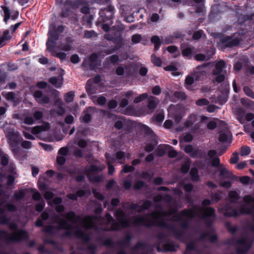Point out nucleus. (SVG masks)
Here are the masks:
<instances>
[{
  "instance_id": "4d7b16f0",
  "label": "nucleus",
  "mask_w": 254,
  "mask_h": 254,
  "mask_svg": "<svg viewBox=\"0 0 254 254\" xmlns=\"http://www.w3.org/2000/svg\"><path fill=\"white\" fill-rule=\"evenodd\" d=\"M24 195L25 194L24 192L22 190L15 191L14 194V197L16 200H19L23 198L24 196Z\"/></svg>"
},
{
  "instance_id": "a211bd4d",
  "label": "nucleus",
  "mask_w": 254,
  "mask_h": 254,
  "mask_svg": "<svg viewBox=\"0 0 254 254\" xmlns=\"http://www.w3.org/2000/svg\"><path fill=\"white\" fill-rule=\"evenodd\" d=\"M147 101V108L149 110V111H148V113H152L154 111L155 109L156 108L157 105H158L159 101L156 97H154L152 96L148 97Z\"/></svg>"
},
{
  "instance_id": "1a4fd4ad",
  "label": "nucleus",
  "mask_w": 254,
  "mask_h": 254,
  "mask_svg": "<svg viewBox=\"0 0 254 254\" xmlns=\"http://www.w3.org/2000/svg\"><path fill=\"white\" fill-rule=\"evenodd\" d=\"M5 209L11 212H14L16 210L15 206L10 203L6 204H0V224H5L8 223L9 219L4 216Z\"/></svg>"
},
{
  "instance_id": "ea45409f",
  "label": "nucleus",
  "mask_w": 254,
  "mask_h": 254,
  "mask_svg": "<svg viewBox=\"0 0 254 254\" xmlns=\"http://www.w3.org/2000/svg\"><path fill=\"white\" fill-rule=\"evenodd\" d=\"M116 159L118 160L119 163H124L125 161V153L122 151H118L116 153Z\"/></svg>"
},
{
  "instance_id": "f03ea898",
  "label": "nucleus",
  "mask_w": 254,
  "mask_h": 254,
  "mask_svg": "<svg viewBox=\"0 0 254 254\" xmlns=\"http://www.w3.org/2000/svg\"><path fill=\"white\" fill-rule=\"evenodd\" d=\"M61 216L64 218L54 214L51 219L54 223L58 224L59 229L66 230L65 236L69 237L75 236L85 242L89 240V236L83 232L82 229L96 227L95 225L97 222L96 218L89 216L82 220L80 217L76 216L73 212L62 214Z\"/></svg>"
},
{
  "instance_id": "e2e57ef3",
  "label": "nucleus",
  "mask_w": 254,
  "mask_h": 254,
  "mask_svg": "<svg viewBox=\"0 0 254 254\" xmlns=\"http://www.w3.org/2000/svg\"><path fill=\"white\" fill-rule=\"evenodd\" d=\"M9 157L6 154H4L1 157V164L3 166L8 164Z\"/></svg>"
},
{
  "instance_id": "a19ab883",
  "label": "nucleus",
  "mask_w": 254,
  "mask_h": 254,
  "mask_svg": "<svg viewBox=\"0 0 254 254\" xmlns=\"http://www.w3.org/2000/svg\"><path fill=\"white\" fill-rule=\"evenodd\" d=\"M151 41L154 44L155 49L156 50L158 49L160 46V40L159 37L157 36H153L151 39Z\"/></svg>"
},
{
  "instance_id": "69168bd1",
  "label": "nucleus",
  "mask_w": 254,
  "mask_h": 254,
  "mask_svg": "<svg viewBox=\"0 0 254 254\" xmlns=\"http://www.w3.org/2000/svg\"><path fill=\"white\" fill-rule=\"evenodd\" d=\"M250 177L247 176L242 177L240 179V182L244 185L249 184L250 181Z\"/></svg>"
},
{
  "instance_id": "4c0bfd02",
  "label": "nucleus",
  "mask_w": 254,
  "mask_h": 254,
  "mask_svg": "<svg viewBox=\"0 0 254 254\" xmlns=\"http://www.w3.org/2000/svg\"><path fill=\"white\" fill-rule=\"evenodd\" d=\"M190 160L188 159L181 166V171L184 173H186L188 172L190 168Z\"/></svg>"
},
{
  "instance_id": "4468645a",
  "label": "nucleus",
  "mask_w": 254,
  "mask_h": 254,
  "mask_svg": "<svg viewBox=\"0 0 254 254\" xmlns=\"http://www.w3.org/2000/svg\"><path fill=\"white\" fill-rule=\"evenodd\" d=\"M151 205V201L146 200L141 206H139L136 204H132L130 205L129 209L131 210V212H141L144 209L148 208Z\"/></svg>"
},
{
  "instance_id": "7c9ffc66",
  "label": "nucleus",
  "mask_w": 254,
  "mask_h": 254,
  "mask_svg": "<svg viewBox=\"0 0 254 254\" xmlns=\"http://www.w3.org/2000/svg\"><path fill=\"white\" fill-rule=\"evenodd\" d=\"M168 148H171V146L169 145H166L164 146H159L157 149V154L159 156H163L165 153L166 150L168 149Z\"/></svg>"
},
{
  "instance_id": "13d9d810",
  "label": "nucleus",
  "mask_w": 254,
  "mask_h": 254,
  "mask_svg": "<svg viewBox=\"0 0 254 254\" xmlns=\"http://www.w3.org/2000/svg\"><path fill=\"white\" fill-rule=\"evenodd\" d=\"M142 39V37L141 35L138 34H136L132 35L131 38V41L133 44H136L140 42Z\"/></svg>"
},
{
  "instance_id": "f257e3e1",
  "label": "nucleus",
  "mask_w": 254,
  "mask_h": 254,
  "mask_svg": "<svg viewBox=\"0 0 254 254\" xmlns=\"http://www.w3.org/2000/svg\"><path fill=\"white\" fill-rule=\"evenodd\" d=\"M176 210L172 209L168 211L157 209L150 214L143 217H134L132 223L134 225H144L146 226H157L164 228L167 227L166 220L172 219L173 221H180L182 227L188 226L189 220L193 217H210L212 220L215 218V210L211 207L203 208L201 206H194L192 209H185L181 212L172 216Z\"/></svg>"
},
{
  "instance_id": "20e7f679",
  "label": "nucleus",
  "mask_w": 254,
  "mask_h": 254,
  "mask_svg": "<svg viewBox=\"0 0 254 254\" xmlns=\"http://www.w3.org/2000/svg\"><path fill=\"white\" fill-rule=\"evenodd\" d=\"M28 238L27 233L24 230H15L12 234L0 230V245L2 243H7L9 242H19L26 240Z\"/></svg>"
},
{
  "instance_id": "6e6d98bb",
  "label": "nucleus",
  "mask_w": 254,
  "mask_h": 254,
  "mask_svg": "<svg viewBox=\"0 0 254 254\" xmlns=\"http://www.w3.org/2000/svg\"><path fill=\"white\" fill-rule=\"evenodd\" d=\"M81 120L82 122L87 123L91 121V116L87 112H86L84 113V115L82 116V117L81 118Z\"/></svg>"
},
{
  "instance_id": "5fc2aeb1",
  "label": "nucleus",
  "mask_w": 254,
  "mask_h": 254,
  "mask_svg": "<svg viewBox=\"0 0 254 254\" xmlns=\"http://www.w3.org/2000/svg\"><path fill=\"white\" fill-rule=\"evenodd\" d=\"M194 59L198 61H208L209 59V58L206 57L202 54H198L195 56Z\"/></svg>"
},
{
  "instance_id": "864d4df0",
  "label": "nucleus",
  "mask_w": 254,
  "mask_h": 254,
  "mask_svg": "<svg viewBox=\"0 0 254 254\" xmlns=\"http://www.w3.org/2000/svg\"><path fill=\"white\" fill-rule=\"evenodd\" d=\"M106 60L111 63L115 64L119 61V57L118 55H113L108 57Z\"/></svg>"
},
{
  "instance_id": "5701e85b",
  "label": "nucleus",
  "mask_w": 254,
  "mask_h": 254,
  "mask_svg": "<svg viewBox=\"0 0 254 254\" xmlns=\"http://www.w3.org/2000/svg\"><path fill=\"white\" fill-rule=\"evenodd\" d=\"M195 79L194 78V77L191 75V73L188 75L187 77H186L184 85L185 87L189 90H192V85L193 84H194Z\"/></svg>"
},
{
  "instance_id": "9d476101",
  "label": "nucleus",
  "mask_w": 254,
  "mask_h": 254,
  "mask_svg": "<svg viewBox=\"0 0 254 254\" xmlns=\"http://www.w3.org/2000/svg\"><path fill=\"white\" fill-rule=\"evenodd\" d=\"M205 67L204 65L197 66L190 73L195 81L201 80L206 76V72L204 70Z\"/></svg>"
},
{
  "instance_id": "aec40b11",
  "label": "nucleus",
  "mask_w": 254,
  "mask_h": 254,
  "mask_svg": "<svg viewBox=\"0 0 254 254\" xmlns=\"http://www.w3.org/2000/svg\"><path fill=\"white\" fill-rule=\"evenodd\" d=\"M72 42L73 40L71 38L68 37L66 39V42L65 43L61 44V45L56 48L59 50L68 52L71 51L72 49Z\"/></svg>"
},
{
  "instance_id": "dca6fc26",
  "label": "nucleus",
  "mask_w": 254,
  "mask_h": 254,
  "mask_svg": "<svg viewBox=\"0 0 254 254\" xmlns=\"http://www.w3.org/2000/svg\"><path fill=\"white\" fill-rule=\"evenodd\" d=\"M68 149L65 147H62L58 152L57 162L59 165H63L65 161V156L68 154Z\"/></svg>"
},
{
  "instance_id": "58836bf2",
  "label": "nucleus",
  "mask_w": 254,
  "mask_h": 254,
  "mask_svg": "<svg viewBox=\"0 0 254 254\" xmlns=\"http://www.w3.org/2000/svg\"><path fill=\"white\" fill-rule=\"evenodd\" d=\"M85 194V192L83 190H79L77 191L76 194H69L67 195L68 198L72 200H76L77 196H82Z\"/></svg>"
},
{
  "instance_id": "de8ad7c7",
  "label": "nucleus",
  "mask_w": 254,
  "mask_h": 254,
  "mask_svg": "<svg viewBox=\"0 0 254 254\" xmlns=\"http://www.w3.org/2000/svg\"><path fill=\"white\" fill-rule=\"evenodd\" d=\"M192 51L193 49L191 47H187L182 50V55L184 57H190Z\"/></svg>"
},
{
  "instance_id": "8fccbe9b",
  "label": "nucleus",
  "mask_w": 254,
  "mask_h": 254,
  "mask_svg": "<svg viewBox=\"0 0 254 254\" xmlns=\"http://www.w3.org/2000/svg\"><path fill=\"white\" fill-rule=\"evenodd\" d=\"M195 248V244L194 243H190L187 245L186 251L185 254H191V251H193Z\"/></svg>"
},
{
  "instance_id": "4be33fe9",
  "label": "nucleus",
  "mask_w": 254,
  "mask_h": 254,
  "mask_svg": "<svg viewBox=\"0 0 254 254\" xmlns=\"http://www.w3.org/2000/svg\"><path fill=\"white\" fill-rule=\"evenodd\" d=\"M231 132L226 127L224 130L220 131L219 140L221 142H226L231 139Z\"/></svg>"
},
{
  "instance_id": "9b49d317",
  "label": "nucleus",
  "mask_w": 254,
  "mask_h": 254,
  "mask_svg": "<svg viewBox=\"0 0 254 254\" xmlns=\"http://www.w3.org/2000/svg\"><path fill=\"white\" fill-rule=\"evenodd\" d=\"M0 7L3 11V21L6 24L8 23V21L10 18L12 20H14L17 18L19 14L18 11L14 12L11 16L10 10L8 7L5 5H1Z\"/></svg>"
},
{
  "instance_id": "a878e982",
  "label": "nucleus",
  "mask_w": 254,
  "mask_h": 254,
  "mask_svg": "<svg viewBox=\"0 0 254 254\" xmlns=\"http://www.w3.org/2000/svg\"><path fill=\"white\" fill-rule=\"evenodd\" d=\"M49 82L56 88L61 87L63 83V78L62 77L60 78L52 77L50 78Z\"/></svg>"
},
{
  "instance_id": "b1692460",
  "label": "nucleus",
  "mask_w": 254,
  "mask_h": 254,
  "mask_svg": "<svg viewBox=\"0 0 254 254\" xmlns=\"http://www.w3.org/2000/svg\"><path fill=\"white\" fill-rule=\"evenodd\" d=\"M50 128L49 124L43 126H36L31 128V132L34 134H37L42 131H46Z\"/></svg>"
},
{
  "instance_id": "bf43d9fd",
  "label": "nucleus",
  "mask_w": 254,
  "mask_h": 254,
  "mask_svg": "<svg viewBox=\"0 0 254 254\" xmlns=\"http://www.w3.org/2000/svg\"><path fill=\"white\" fill-rule=\"evenodd\" d=\"M21 146L24 149H30L32 146V144L31 141L23 140L21 142Z\"/></svg>"
},
{
  "instance_id": "c9c22d12",
  "label": "nucleus",
  "mask_w": 254,
  "mask_h": 254,
  "mask_svg": "<svg viewBox=\"0 0 254 254\" xmlns=\"http://www.w3.org/2000/svg\"><path fill=\"white\" fill-rule=\"evenodd\" d=\"M148 95L146 93L140 94L139 95H138V96L134 98L133 100V103L135 104L140 103L144 101L146 99L148 98Z\"/></svg>"
},
{
  "instance_id": "72a5a7b5",
  "label": "nucleus",
  "mask_w": 254,
  "mask_h": 254,
  "mask_svg": "<svg viewBox=\"0 0 254 254\" xmlns=\"http://www.w3.org/2000/svg\"><path fill=\"white\" fill-rule=\"evenodd\" d=\"M230 201L231 202L235 203L239 198L238 193L236 191H231L229 193Z\"/></svg>"
},
{
  "instance_id": "c756f323",
  "label": "nucleus",
  "mask_w": 254,
  "mask_h": 254,
  "mask_svg": "<svg viewBox=\"0 0 254 254\" xmlns=\"http://www.w3.org/2000/svg\"><path fill=\"white\" fill-rule=\"evenodd\" d=\"M73 143L75 145H78L81 148H85L88 144L87 140L83 139H78L76 138L74 139Z\"/></svg>"
},
{
  "instance_id": "603ef678",
  "label": "nucleus",
  "mask_w": 254,
  "mask_h": 254,
  "mask_svg": "<svg viewBox=\"0 0 254 254\" xmlns=\"http://www.w3.org/2000/svg\"><path fill=\"white\" fill-rule=\"evenodd\" d=\"M245 93L250 97L254 99V92L248 86H245L243 88Z\"/></svg>"
},
{
  "instance_id": "e433bc0d",
  "label": "nucleus",
  "mask_w": 254,
  "mask_h": 254,
  "mask_svg": "<svg viewBox=\"0 0 254 254\" xmlns=\"http://www.w3.org/2000/svg\"><path fill=\"white\" fill-rule=\"evenodd\" d=\"M65 113V110L62 106H59L57 109H54L51 111V114L54 115L57 114L59 116H63Z\"/></svg>"
},
{
  "instance_id": "6e6552de",
  "label": "nucleus",
  "mask_w": 254,
  "mask_h": 254,
  "mask_svg": "<svg viewBox=\"0 0 254 254\" xmlns=\"http://www.w3.org/2000/svg\"><path fill=\"white\" fill-rule=\"evenodd\" d=\"M105 168V166L103 165L99 166L93 165L90 167L85 168L84 171L90 181L99 182L102 180V177L97 175L92 176L91 174L92 172L101 171L104 169Z\"/></svg>"
},
{
  "instance_id": "49530a36",
  "label": "nucleus",
  "mask_w": 254,
  "mask_h": 254,
  "mask_svg": "<svg viewBox=\"0 0 254 254\" xmlns=\"http://www.w3.org/2000/svg\"><path fill=\"white\" fill-rule=\"evenodd\" d=\"M241 103L246 107H251L254 105V102L248 98H242Z\"/></svg>"
},
{
  "instance_id": "3c124183",
  "label": "nucleus",
  "mask_w": 254,
  "mask_h": 254,
  "mask_svg": "<svg viewBox=\"0 0 254 254\" xmlns=\"http://www.w3.org/2000/svg\"><path fill=\"white\" fill-rule=\"evenodd\" d=\"M156 144L157 142L155 141L153 143H147L145 146L144 149L147 152H151L154 149Z\"/></svg>"
},
{
  "instance_id": "052dcab7",
  "label": "nucleus",
  "mask_w": 254,
  "mask_h": 254,
  "mask_svg": "<svg viewBox=\"0 0 254 254\" xmlns=\"http://www.w3.org/2000/svg\"><path fill=\"white\" fill-rule=\"evenodd\" d=\"M134 170V168L132 166H129L127 165H126L124 166L122 170V172L123 173H128L131 172Z\"/></svg>"
},
{
  "instance_id": "6ab92c4d",
  "label": "nucleus",
  "mask_w": 254,
  "mask_h": 254,
  "mask_svg": "<svg viewBox=\"0 0 254 254\" xmlns=\"http://www.w3.org/2000/svg\"><path fill=\"white\" fill-rule=\"evenodd\" d=\"M148 250V246L138 243L132 249V254H146Z\"/></svg>"
},
{
  "instance_id": "423d86ee",
  "label": "nucleus",
  "mask_w": 254,
  "mask_h": 254,
  "mask_svg": "<svg viewBox=\"0 0 254 254\" xmlns=\"http://www.w3.org/2000/svg\"><path fill=\"white\" fill-rule=\"evenodd\" d=\"M253 242V237H250L247 235H244L236 242L237 253L242 254L247 253L251 248Z\"/></svg>"
},
{
  "instance_id": "c85d7f7f",
  "label": "nucleus",
  "mask_w": 254,
  "mask_h": 254,
  "mask_svg": "<svg viewBox=\"0 0 254 254\" xmlns=\"http://www.w3.org/2000/svg\"><path fill=\"white\" fill-rule=\"evenodd\" d=\"M201 239L205 240H208L211 242H214L217 240V236L213 233H206L202 235Z\"/></svg>"
},
{
  "instance_id": "f3484780",
  "label": "nucleus",
  "mask_w": 254,
  "mask_h": 254,
  "mask_svg": "<svg viewBox=\"0 0 254 254\" xmlns=\"http://www.w3.org/2000/svg\"><path fill=\"white\" fill-rule=\"evenodd\" d=\"M222 43L225 47H232L239 44V40L238 38L226 37L222 39Z\"/></svg>"
},
{
  "instance_id": "79ce46f5",
  "label": "nucleus",
  "mask_w": 254,
  "mask_h": 254,
  "mask_svg": "<svg viewBox=\"0 0 254 254\" xmlns=\"http://www.w3.org/2000/svg\"><path fill=\"white\" fill-rule=\"evenodd\" d=\"M151 61L153 64L157 66H161L162 64V61L161 59L157 57L155 55L152 54L151 56Z\"/></svg>"
},
{
  "instance_id": "a18cd8bd",
  "label": "nucleus",
  "mask_w": 254,
  "mask_h": 254,
  "mask_svg": "<svg viewBox=\"0 0 254 254\" xmlns=\"http://www.w3.org/2000/svg\"><path fill=\"white\" fill-rule=\"evenodd\" d=\"M240 155L242 156H247L251 152V149L249 147L245 146L241 147L240 149Z\"/></svg>"
},
{
  "instance_id": "2f4dec72",
  "label": "nucleus",
  "mask_w": 254,
  "mask_h": 254,
  "mask_svg": "<svg viewBox=\"0 0 254 254\" xmlns=\"http://www.w3.org/2000/svg\"><path fill=\"white\" fill-rule=\"evenodd\" d=\"M184 150L192 157H195L197 154V151L193 150V147L191 145H187Z\"/></svg>"
},
{
  "instance_id": "f8f14e48",
  "label": "nucleus",
  "mask_w": 254,
  "mask_h": 254,
  "mask_svg": "<svg viewBox=\"0 0 254 254\" xmlns=\"http://www.w3.org/2000/svg\"><path fill=\"white\" fill-rule=\"evenodd\" d=\"M4 133L7 139L8 143L18 140L19 136V133L17 131H15L12 128H6L4 130Z\"/></svg>"
},
{
  "instance_id": "bb28decb",
  "label": "nucleus",
  "mask_w": 254,
  "mask_h": 254,
  "mask_svg": "<svg viewBox=\"0 0 254 254\" xmlns=\"http://www.w3.org/2000/svg\"><path fill=\"white\" fill-rule=\"evenodd\" d=\"M8 143L9 144L11 150L14 155H17L19 153L20 148L18 145V140L8 142Z\"/></svg>"
},
{
  "instance_id": "0eeeda50",
  "label": "nucleus",
  "mask_w": 254,
  "mask_h": 254,
  "mask_svg": "<svg viewBox=\"0 0 254 254\" xmlns=\"http://www.w3.org/2000/svg\"><path fill=\"white\" fill-rule=\"evenodd\" d=\"M59 39V34L55 30H50L48 32V38L46 43L47 50L50 52H54L56 49V44L57 41Z\"/></svg>"
},
{
  "instance_id": "473e14b6",
  "label": "nucleus",
  "mask_w": 254,
  "mask_h": 254,
  "mask_svg": "<svg viewBox=\"0 0 254 254\" xmlns=\"http://www.w3.org/2000/svg\"><path fill=\"white\" fill-rule=\"evenodd\" d=\"M190 174L192 181H197L199 180V177L198 175V171L196 168H191Z\"/></svg>"
},
{
  "instance_id": "09e8293b",
  "label": "nucleus",
  "mask_w": 254,
  "mask_h": 254,
  "mask_svg": "<svg viewBox=\"0 0 254 254\" xmlns=\"http://www.w3.org/2000/svg\"><path fill=\"white\" fill-rule=\"evenodd\" d=\"M209 103V101L205 99V98H202L198 99L196 101L195 104L196 105L198 106H203L205 105H208Z\"/></svg>"
},
{
  "instance_id": "0e129e2a",
  "label": "nucleus",
  "mask_w": 254,
  "mask_h": 254,
  "mask_svg": "<svg viewBox=\"0 0 254 254\" xmlns=\"http://www.w3.org/2000/svg\"><path fill=\"white\" fill-rule=\"evenodd\" d=\"M239 154L237 152H234L233 154L232 157L230 160V162L232 164H236L239 160Z\"/></svg>"
},
{
  "instance_id": "2eb2a0df",
  "label": "nucleus",
  "mask_w": 254,
  "mask_h": 254,
  "mask_svg": "<svg viewBox=\"0 0 254 254\" xmlns=\"http://www.w3.org/2000/svg\"><path fill=\"white\" fill-rule=\"evenodd\" d=\"M36 101L39 104H47L50 101V98L48 96L43 95V92L40 90H36L33 93Z\"/></svg>"
},
{
  "instance_id": "338daca9",
  "label": "nucleus",
  "mask_w": 254,
  "mask_h": 254,
  "mask_svg": "<svg viewBox=\"0 0 254 254\" xmlns=\"http://www.w3.org/2000/svg\"><path fill=\"white\" fill-rule=\"evenodd\" d=\"M226 227L228 231L232 234H234L237 230V228L236 226H232L229 223L226 224Z\"/></svg>"
},
{
  "instance_id": "ddd939ff",
  "label": "nucleus",
  "mask_w": 254,
  "mask_h": 254,
  "mask_svg": "<svg viewBox=\"0 0 254 254\" xmlns=\"http://www.w3.org/2000/svg\"><path fill=\"white\" fill-rule=\"evenodd\" d=\"M218 171L219 172V175L221 179H233L235 177L232 172L224 165H219Z\"/></svg>"
},
{
  "instance_id": "7ed1b4c3",
  "label": "nucleus",
  "mask_w": 254,
  "mask_h": 254,
  "mask_svg": "<svg viewBox=\"0 0 254 254\" xmlns=\"http://www.w3.org/2000/svg\"><path fill=\"white\" fill-rule=\"evenodd\" d=\"M115 215L117 218L119 223L114 221L112 216L108 213L106 215L105 220H104L106 221V224H101L99 229L105 231L117 230L128 227L131 223L127 216L121 209H118L115 212Z\"/></svg>"
},
{
  "instance_id": "680f3d73",
  "label": "nucleus",
  "mask_w": 254,
  "mask_h": 254,
  "mask_svg": "<svg viewBox=\"0 0 254 254\" xmlns=\"http://www.w3.org/2000/svg\"><path fill=\"white\" fill-rule=\"evenodd\" d=\"M203 35V31L202 30H198L194 33L193 35V38L194 40H198L200 39Z\"/></svg>"
},
{
  "instance_id": "39448f33",
  "label": "nucleus",
  "mask_w": 254,
  "mask_h": 254,
  "mask_svg": "<svg viewBox=\"0 0 254 254\" xmlns=\"http://www.w3.org/2000/svg\"><path fill=\"white\" fill-rule=\"evenodd\" d=\"M226 67V63L223 60L219 61L216 63L212 74L216 76L214 80L217 83H220L224 81L227 77V73L225 70Z\"/></svg>"
},
{
  "instance_id": "37998d69",
  "label": "nucleus",
  "mask_w": 254,
  "mask_h": 254,
  "mask_svg": "<svg viewBox=\"0 0 254 254\" xmlns=\"http://www.w3.org/2000/svg\"><path fill=\"white\" fill-rule=\"evenodd\" d=\"M52 55L53 56H55L59 58L61 61H64L66 57V54L63 52H56L55 49H54V52H51Z\"/></svg>"
},
{
  "instance_id": "393cba45",
  "label": "nucleus",
  "mask_w": 254,
  "mask_h": 254,
  "mask_svg": "<svg viewBox=\"0 0 254 254\" xmlns=\"http://www.w3.org/2000/svg\"><path fill=\"white\" fill-rule=\"evenodd\" d=\"M106 157L107 158V163L108 166V174L109 175H112L115 172V168L111 164L115 162V159L114 158L111 157L108 154H106Z\"/></svg>"
},
{
  "instance_id": "cd10ccee",
  "label": "nucleus",
  "mask_w": 254,
  "mask_h": 254,
  "mask_svg": "<svg viewBox=\"0 0 254 254\" xmlns=\"http://www.w3.org/2000/svg\"><path fill=\"white\" fill-rule=\"evenodd\" d=\"M197 116L195 114H190L187 119L186 121L184 123V126L186 127H189L192 126L196 120Z\"/></svg>"
},
{
  "instance_id": "774afa93",
  "label": "nucleus",
  "mask_w": 254,
  "mask_h": 254,
  "mask_svg": "<svg viewBox=\"0 0 254 254\" xmlns=\"http://www.w3.org/2000/svg\"><path fill=\"white\" fill-rule=\"evenodd\" d=\"M155 120L158 123L161 122L164 119V115L163 113H160L154 116Z\"/></svg>"
},
{
  "instance_id": "f704fd0d",
  "label": "nucleus",
  "mask_w": 254,
  "mask_h": 254,
  "mask_svg": "<svg viewBox=\"0 0 254 254\" xmlns=\"http://www.w3.org/2000/svg\"><path fill=\"white\" fill-rule=\"evenodd\" d=\"M2 95L7 101H13L15 99V94L13 92H3Z\"/></svg>"
},
{
  "instance_id": "c03bdc74",
  "label": "nucleus",
  "mask_w": 254,
  "mask_h": 254,
  "mask_svg": "<svg viewBox=\"0 0 254 254\" xmlns=\"http://www.w3.org/2000/svg\"><path fill=\"white\" fill-rule=\"evenodd\" d=\"M74 94L73 91H69L64 95V100L66 102L69 103L73 100Z\"/></svg>"
},
{
  "instance_id": "412c9836",
  "label": "nucleus",
  "mask_w": 254,
  "mask_h": 254,
  "mask_svg": "<svg viewBox=\"0 0 254 254\" xmlns=\"http://www.w3.org/2000/svg\"><path fill=\"white\" fill-rule=\"evenodd\" d=\"M131 239L130 235H127L125 237L120 240L117 244L116 247L118 248H125L129 247Z\"/></svg>"
}]
</instances>
